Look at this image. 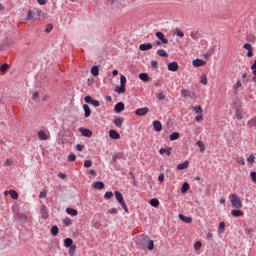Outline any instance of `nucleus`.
<instances>
[{"instance_id": "nucleus-16", "label": "nucleus", "mask_w": 256, "mask_h": 256, "mask_svg": "<svg viewBox=\"0 0 256 256\" xmlns=\"http://www.w3.org/2000/svg\"><path fill=\"white\" fill-rule=\"evenodd\" d=\"M205 63L206 62L204 60L197 58V59L193 60L192 65L194 67H203V65H205Z\"/></svg>"}, {"instance_id": "nucleus-57", "label": "nucleus", "mask_w": 256, "mask_h": 256, "mask_svg": "<svg viewBox=\"0 0 256 256\" xmlns=\"http://www.w3.org/2000/svg\"><path fill=\"white\" fill-rule=\"evenodd\" d=\"M158 99H159V101H165V94L163 92H160L158 94Z\"/></svg>"}, {"instance_id": "nucleus-24", "label": "nucleus", "mask_w": 256, "mask_h": 256, "mask_svg": "<svg viewBox=\"0 0 256 256\" xmlns=\"http://www.w3.org/2000/svg\"><path fill=\"white\" fill-rule=\"evenodd\" d=\"M138 77H139V79L141 80V81H145V82H147V81H150V77H149V74H147V73H140L139 75H138Z\"/></svg>"}, {"instance_id": "nucleus-29", "label": "nucleus", "mask_w": 256, "mask_h": 256, "mask_svg": "<svg viewBox=\"0 0 256 256\" xmlns=\"http://www.w3.org/2000/svg\"><path fill=\"white\" fill-rule=\"evenodd\" d=\"M189 189H191V186L189 185V183L184 182L181 187V193H187V191H189Z\"/></svg>"}, {"instance_id": "nucleus-60", "label": "nucleus", "mask_w": 256, "mask_h": 256, "mask_svg": "<svg viewBox=\"0 0 256 256\" xmlns=\"http://www.w3.org/2000/svg\"><path fill=\"white\" fill-rule=\"evenodd\" d=\"M76 149H77V151H83V149H85V145L77 144Z\"/></svg>"}, {"instance_id": "nucleus-21", "label": "nucleus", "mask_w": 256, "mask_h": 256, "mask_svg": "<svg viewBox=\"0 0 256 256\" xmlns=\"http://www.w3.org/2000/svg\"><path fill=\"white\" fill-rule=\"evenodd\" d=\"M83 109H84V117H91V108H89V105L84 104L83 105Z\"/></svg>"}, {"instance_id": "nucleus-48", "label": "nucleus", "mask_w": 256, "mask_h": 256, "mask_svg": "<svg viewBox=\"0 0 256 256\" xmlns=\"http://www.w3.org/2000/svg\"><path fill=\"white\" fill-rule=\"evenodd\" d=\"M63 223H64V225L69 226L73 223V220H71V218L67 217L63 220Z\"/></svg>"}, {"instance_id": "nucleus-6", "label": "nucleus", "mask_w": 256, "mask_h": 256, "mask_svg": "<svg viewBox=\"0 0 256 256\" xmlns=\"http://www.w3.org/2000/svg\"><path fill=\"white\" fill-rule=\"evenodd\" d=\"M80 133L83 135V137H92L93 132L87 128H79Z\"/></svg>"}, {"instance_id": "nucleus-54", "label": "nucleus", "mask_w": 256, "mask_h": 256, "mask_svg": "<svg viewBox=\"0 0 256 256\" xmlns=\"http://www.w3.org/2000/svg\"><path fill=\"white\" fill-rule=\"evenodd\" d=\"M84 101H85V103H89V104L91 105V103H92V101H93V98H92L91 96H86V97L84 98Z\"/></svg>"}, {"instance_id": "nucleus-26", "label": "nucleus", "mask_w": 256, "mask_h": 256, "mask_svg": "<svg viewBox=\"0 0 256 256\" xmlns=\"http://www.w3.org/2000/svg\"><path fill=\"white\" fill-rule=\"evenodd\" d=\"M191 39H193L194 41H199L201 34L197 31H193L190 34Z\"/></svg>"}, {"instance_id": "nucleus-20", "label": "nucleus", "mask_w": 256, "mask_h": 256, "mask_svg": "<svg viewBox=\"0 0 256 256\" xmlns=\"http://www.w3.org/2000/svg\"><path fill=\"white\" fill-rule=\"evenodd\" d=\"M125 120L123 119V118H115L114 119V125H115V127H118L119 129H121V127L123 126V122H124Z\"/></svg>"}, {"instance_id": "nucleus-43", "label": "nucleus", "mask_w": 256, "mask_h": 256, "mask_svg": "<svg viewBox=\"0 0 256 256\" xmlns=\"http://www.w3.org/2000/svg\"><path fill=\"white\" fill-rule=\"evenodd\" d=\"M120 85H122L123 87H125V85H127V78L125 76H120Z\"/></svg>"}, {"instance_id": "nucleus-47", "label": "nucleus", "mask_w": 256, "mask_h": 256, "mask_svg": "<svg viewBox=\"0 0 256 256\" xmlns=\"http://www.w3.org/2000/svg\"><path fill=\"white\" fill-rule=\"evenodd\" d=\"M181 93H182L183 97H190L191 96V92L187 89H183L181 91Z\"/></svg>"}, {"instance_id": "nucleus-11", "label": "nucleus", "mask_w": 256, "mask_h": 256, "mask_svg": "<svg viewBox=\"0 0 256 256\" xmlns=\"http://www.w3.org/2000/svg\"><path fill=\"white\" fill-rule=\"evenodd\" d=\"M156 37L162 41V43H164V45H167V43H169V40H167V38H165V34H163L162 32H156Z\"/></svg>"}, {"instance_id": "nucleus-28", "label": "nucleus", "mask_w": 256, "mask_h": 256, "mask_svg": "<svg viewBox=\"0 0 256 256\" xmlns=\"http://www.w3.org/2000/svg\"><path fill=\"white\" fill-rule=\"evenodd\" d=\"M115 92L118 93V95H122V93H125V86H122L121 84L116 86Z\"/></svg>"}, {"instance_id": "nucleus-8", "label": "nucleus", "mask_w": 256, "mask_h": 256, "mask_svg": "<svg viewBox=\"0 0 256 256\" xmlns=\"http://www.w3.org/2000/svg\"><path fill=\"white\" fill-rule=\"evenodd\" d=\"M243 49H246V51H248L247 57H253V47L251 46V44L249 43L244 44Z\"/></svg>"}, {"instance_id": "nucleus-63", "label": "nucleus", "mask_w": 256, "mask_h": 256, "mask_svg": "<svg viewBox=\"0 0 256 256\" xmlns=\"http://www.w3.org/2000/svg\"><path fill=\"white\" fill-rule=\"evenodd\" d=\"M26 17H27L28 20L33 19V11L29 10Z\"/></svg>"}, {"instance_id": "nucleus-7", "label": "nucleus", "mask_w": 256, "mask_h": 256, "mask_svg": "<svg viewBox=\"0 0 256 256\" xmlns=\"http://www.w3.org/2000/svg\"><path fill=\"white\" fill-rule=\"evenodd\" d=\"M114 111L116 113H121L122 111H125V104L123 102H118L114 107Z\"/></svg>"}, {"instance_id": "nucleus-59", "label": "nucleus", "mask_w": 256, "mask_h": 256, "mask_svg": "<svg viewBox=\"0 0 256 256\" xmlns=\"http://www.w3.org/2000/svg\"><path fill=\"white\" fill-rule=\"evenodd\" d=\"M250 176H251V179H252L253 183L256 184V172H251Z\"/></svg>"}, {"instance_id": "nucleus-55", "label": "nucleus", "mask_w": 256, "mask_h": 256, "mask_svg": "<svg viewBox=\"0 0 256 256\" xmlns=\"http://www.w3.org/2000/svg\"><path fill=\"white\" fill-rule=\"evenodd\" d=\"M76 159H77V156H76L75 154H70V155L68 156V161L73 162V161H75Z\"/></svg>"}, {"instance_id": "nucleus-15", "label": "nucleus", "mask_w": 256, "mask_h": 256, "mask_svg": "<svg viewBox=\"0 0 256 256\" xmlns=\"http://www.w3.org/2000/svg\"><path fill=\"white\" fill-rule=\"evenodd\" d=\"M4 195H10L12 199H19V194L15 190L5 191Z\"/></svg>"}, {"instance_id": "nucleus-31", "label": "nucleus", "mask_w": 256, "mask_h": 256, "mask_svg": "<svg viewBox=\"0 0 256 256\" xmlns=\"http://www.w3.org/2000/svg\"><path fill=\"white\" fill-rule=\"evenodd\" d=\"M94 189H105V184L103 182H94L93 184Z\"/></svg>"}, {"instance_id": "nucleus-44", "label": "nucleus", "mask_w": 256, "mask_h": 256, "mask_svg": "<svg viewBox=\"0 0 256 256\" xmlns=\"http://www.w3.org/2000/svg\"><path fill=\"white\" fill-rule=\"evenodd\" d=\"M113 197V192L111 191H107L105 194H104V199L106 200H109Z\"/></svg>"}, {"instance_id": "nucleus-33", "label": "nucleus", "mask_w": 256, "mask_h": 256, "mask_svg": "<svg viewBox=\"0 0 256 256\" xmlns=\"http://www.w3.org/2000/svg\"><path fill=\"white\" fill-rule=\"evenodd\" d=\"M51 234L53 235V237H57V235H59V227H57V226H52V228H51Z\"/></svg>"}, {"instance_id": "nucleus-3", "label": "nucleus", "mask_w": 256, "mask_h": 256, "mask_svg": "<svg viewBox=\"0 0 256 256\" xmlns=\"http://www.w3.org/2000/svg\"><path fill=\"white\" fill-rule=\"evenodd\" d=\"M139 249H148V251H153V249H155V242H153V240H144L139 244Z\"/></svg>"}, {"instance_id": "nucleus-39", "label": "nucleus", "mask_w": 256, "mask_h": 256, "mask_svg": "<svg viewBox=\"0 0 256 256\" xmlns=\"http://www.w3.org/2000/svg\"><path fill=\"white\" fill-rule=\"evenodd\" d=\"M225 232V222H220L218 227V233H224Z\"/></svg>"}, {"instance_id": "nucleus-35", "label": "nucleus", "mask_w": 256, "mask_h": 256, "mask_svg": "<svg viewBox=\"0 0 256 256\" xmlns=\"http://www.w3.org/2000/svg\"><path fill=\"white\" fill-rule=\"evenodd\" d=\"M73 245V239L71 238H66L64 240V247H71Z\"/></svg>"}, {"instance_id": "nucleus-9", "label": "nucleus", "mask_w": 256, "mask_h": 256, "mask_svg": "<svg viewBox=\"0 0 256 256\" xmlns=\"http://www.w3.org/2000/svg\"><path fill=\"white\" fill-rule=\"evenodd\" d=\"M171 151H173V148H161L159 150L160 155H167V157H171Z\"/></svg>"}, {"instance_id": "nucleus-25", "label": "nucleus", "mask_w": 256, "mask_h": 256, "mask_svg": "<svg viewBox=\"0 0 256 256\" xmlns=\"http://www.w3.org/2000/svg\"><path fill=\"white\" fill-rule=\"evenodd\" d=\"M187 167H189V161L178 164L177 169L178 171H183L184 169H187Z\"/></svg>"}, {"instance_id": "nucleus-37", "label": "nucleus", "mask_w": 256, "mask_h": 256, "mask_svg": "<svg viewBox=\"0 0 256 256\" xmlns=\"http://www.w3.org/2000/svg\"><path fill=\"white\" fill-rule=\"evenodd\" d=\"M150 205H151V207H159V201L157 200V198L151 199Z\"/></svg>"}, {"instance_id": "nucleus-12", "label": "nucleus", "mask_w": 256, "mask_h": 256, "mask_svg": "<svg viewBox=\"0 0 256 256\" xmlns=\"http://www.w3.org/2000/svg\"><path fill=\"white\" fill-rule=\"evenodd\" d=\"M17 219L20 221V223H27V215L23 212L17 213Z\"/></svg>"}, {"instance_id": "nucleus-18", "label": "nucleus", "mask_w": 256, "mask_h": 256, "mask_svg": "<svg viewBox=\"0 0 256 256\" xmlns=\"http://www.w3.org/2000/svg\"><path fill=\"white\" fill-rule=\"evenodd\" d=\"M66 213L72 217H77L79 215V212L75 208H67Z\"/></svg>"}, {"instance_id": "nucleus-51", "label": "nucleus", "mask_w": 256, "mask_h": 256, "mask_svg": "<svg viewBox=\"0 0 256 256\" xmlns=\"http://www.w3.org/2000/svg\"><path fill=\"white\" fill-rule=\"evenodd\" d=\"M53 31V24H48L45 28L46 33H51Z\"/></svg>"}, {"instance_id": "nucleus-64", "label": "nucleus", "mask_w": 256, "mask_h": 256, "mask_svg": "<svg viewBox=\"0 0 256 256\" xmlns=\"http://www.w3.org/2000/svg\"><path fill=\"white\" fill-rule=\"evenodd\" d=\"M241 80H237L235 86H234V89H239V87H241Z\"/></svg>"}, {"instance_id": "nucleus-40", "label": "nucleus", "mask_w": 256, "mask_h": 256, "mask_svg": "<svg viewBox=\"0 0 256 256\" xmlns=\"http://www.w3.org/2000/svg\"><path fill=\"white\" fill-rule=\"evenodd\" d=\"M122 157H123L122 153L114 154L112 156V161L115 163L117 161V159H121Z\"/></svg>"}, {"instance_id": "nucleus-58", "label": "nucleus", "mask_w": 256, "mask_h": 256, "mask_svg": "<svg viewBox=\"0 0 256 256\" xmlns=\"http://www.w3.org/2000/svg\"><path fill=\"white\" fill-rule=\"evenodd\" d=\"M237 163H240V165H245V159L243 157H238Z\"/></svg>"}, {"instance_id": "nucleus-1", "label": "nucleus", "mask_w": 256, "mask_h": 256, "mask_svg": "<svg viewBox=\"0 0 256 256\" xmlns=\"http://www.w3.org/2000/svg\"><path fill=\"white\" fill-rule=\"evenodd\" d=\"M229 198H230L232 207H235V209L243 208V202H241V199L237 197V194H231Z\"/></svg>"}, {"instance_id": "nucleus-45", "label": "nucleus", "mask_w": 256, "mask_h": 256, "mask_svg": "<svg viewBox=\"0 0 256 256\" xmlns=\"http://www.w3.org/2000/svg\"><path fill=\"white\" fill-rule=\"evenodd\" d=\"M248 163H250V165H253L255 163V156L253 154H251L248 158H247Z\"/></svg>"}, {"instance_id": "nucleus-38", "label": "nucleus", "mask_w": 256, "mask_h": 256, "mask_svg": "<svg viewBox=\"0 0 256 256\" xmlns=\"http://www.w3.org/2000/svg\"><path fill=\"white\" fill-rule=\"evenodd\" d=\"M248 127H256V117L247 122Z\"/></svg>"}, {"instance_id": "nucleus-27", "label": "nucleus", "mask_w": 256, "mask_h": 256, "mask_svg": "<svg viewBox=\"0 0 256 256\" xmlns=\"http://www.w3.org/2000/svg\"><path fill=\"white\" fill-rule=\"evenodd\" d=\"M246 41L248 42V43H255V41H256V37H255V35L254 34H247V36H246Z\"/></svg>"}, {"instance_id": "nucleus-62", "label": "nucleus", "mask_w": 256, "mask_h": 256, "mask_svg": "<svg viewBox=\"0 0 256 256\" xmlns=\"http://www.w3.org/2000/svg\"><path fill=\"white\" fill-rule=\"evenodd\" d=\"M108 213H110V215H117V210L115 208H111L108 210Z\"/></svg>"}, {"instance_id": "nucleus-30", "label": "nucleus", "mask_w": 256, "mask_h": 256, "mask_svg": "<svg viewBox=\"0 0 256 256\" xmlns=\"http://www.w3.org/2000/svg\"><path fill=\"white\" fill-rule=\"evenodd\" d=\"M90 73L93 75V77H97V75H99V67L93 66L90 70Z\"/></svg>"}, {"instance_id": "nucleus-2", "label": "nucleus", "mask_w": 256, "mask_h": 256, "mask_svg": "<svg viewBox=\"0 0 256 256\" xmlns=\"http://www.w3.org/2000/svg\"><path fill=\"white\" fill-rule=\"evenodd\" d=\"M114 195H115L116 200L118 201V203L124 209L125 213H129V208L127 207V204H125V199L123 198V194H121V192H119V191H115Z\"/></svg>"}, {"instance_id": "nucleus-10", "label": "nucleus", "mask_w": 256, "mask_h": 256, "mask_svg": "<svg viewBox=\"0 0 256 256\" xmlns=\"http://www.w3.org/2000/svg\"><path fill=\"white\" fill-rule=\"evenodd\" d=\"M153 127H154V130L157 132L163 131V124H161V122L158 120H155L153 122Z\"/></svg>"}, {"instance_id": "nucleus-36", "label": "nucleus", "mask_w": 256, "mask_h": 256, "mask_svg": "<svg viewBox=\"0 0 256 256\" xmlns=\"http://www.w3.org/2000/svg\"><path fill=\"white\" fill-rule=\"evenodd\" d=\"M192 109L197 115H201L203 113V109L201 108V106H195Z\"/></svg>"}, {"instance_id": "nucleus-14", "label": "nucleus", "mask_w": 256, "mask_h": 256, "mask_svg": "<svg viewBox=\"0 0 256 256\" xmlns=\"http://www.w3.org/2000/svg\"><path fill=\"white\" fill-rule=\"evenodd\" d=\"M109 137L110 139H121V135L117 133V130H110L109 131Z\"/></svg>"}, {"instance_id": "nucleus-41", "label": "nucleus", "mask_w": 256, "mask_h": 256, "mask_svg": "<svg viewBox=\"0 0 256 256\" xmlns=\"http://www.w3.org/2000/svg\"><path fill=\"white\" fill-rule=\"evenodd\" d=\"M197 146L199 147L201 152L205 151V143H203V141H198Z\"/></svg>"}, {"instance_id": "nucleus-61", "label": "nucleus", "mask_w": 256, "mask_h": 256, "mask_svg": "<svg viewBox=\"0 0 256 256\" xmlns=\"http://www.w3.org/2000/svg\"><path fill=\"white\" fill-rule=\"evenodd\" d=\"M32 99L33 101H37V99H39V92H34L32 95Z\"/></svg>"}, {"instance_id": "nucleus-22", "label": "nucleus", "mask_w": 256, "mask_h": 256, "mask_svg": "<svg viewBox=\"0 0 256 256\" xmlns=\"http://www.w3.org/2000/svg\"><path fill=\"white\" fill-rule=\"evenodd\" d=\"M179 219L181 221H183L184 223H192V221H193V218L187 217V216H185L183 214H179Z\"/></svg>"}, {"instance_id": "nucleus-34", "label": "nucleus", "mask_w": 256, "mask_h": 256, "mask_svg": "<svg viewBox=\"0 0 256 256\" xmlns=\"http://www.w3.org/2000/svg\"><path fill=\"white\" fill-rule=\"evenodd\" d=\"M157 55H159V57H169V54L164 49L158 50Z\"/></svg>"}, {"instance_id": "nucleus-17", "label": "nucleus", "mask_w": 256, "mask_h": 256, "mask_svg": "<svg viewBox=\"0 0 256 256\" xmlns=\"http://www.w3.org/2000/svg\"><path fill=\"white\" fill-rule=\"evenodd\" d=\"M40 213L44 219H47V217H49V211L47 210V206H41Z\"/></svg>"}, {"instance_id": "nucleus-53", "label": "nucleus", "mask_w": 256, "mask_h": 256, "mask_svg": "<svg viewBox=\"0 0 256 256\" xmlns=\"http://www.w3.org/2000/svg\"><path fill=\"white\" fill-rule=\"evenodd\" d=\"M91 165H93V161H91V160H86V161L84 162V167L89 168V167H91Z\"/></svg>"}, {"instance_id": "nucleus-19", "label": "nucleus", "mask_w": 256, "mask_h": 256, "mask_svg": "<svg viewBox=\"0 0 256 256\" xmlns=\"http://www.w3.org/2000/svg\"><path fill=\"white\" fill-rule=\"evenodd\" d=\"M177 69H179V64H177V62H171L168 64V71H177Z\"/></svg>"}, {"instance_id": "nucleus-50", "label": "nucleus", "mask_w": 256, "mask_h": 256, "mask_svg": "<svg viewBox=\"0 0 256 256\" xmlns=\"http://www.w3.org/2000/svg\"><path fill=\"white\" fill-rule=\"evenodd\" d=\"M7 69H9V64H3L0 66V71H2L3 73H5Z\"/></svg>"}, {"instance_id": "nucleus-56", "label": "nucleus", "mask_w": 256, "mask_h": 256, "mask_svg": "<svg viewBox=\"0 0 256 256\" xmlns=\"http://www.w3.org/2000/svg\"><path fill=\"white\" fill-rule=\"evenodd\" d=\"M90 105H93V107H99L101 104L99 103V100H92Z\"/></svg>"}, {"instance_id": "nucleus-49", "label": "nucleus", "mask_w": 256, "mask_h": 256, "mask_svg": "<svg viewBox=\"0 0 256 256\" xmlns=\"http://www.w3.org/2000/svg\"><path fill=\"white\" fill-rule=\"evenodd\" d=\"M200 83H202V85H207V76L202 75L200 77Z\"/></svg>"}, {"instance_id": "nucleus-13", "label": "nucleus", "mask_w": 256, "mask_h": 256, "mask_svg": "<svg viewBox=\"0 0 256 256\" xmlns=\"http://www.w3.org/2000/svg\"><path fill=\"white\" fill-rule=\"evenodd\" d=\"M139 49L140 51H149L150 49H153V44L151 43L140 44Z\"/></svg>"}, {"instance_id": "nucleus-42", "label": "nucleus", "mask_w": 256, "mask_h": 256, "mask_svg": "<svg viewBox=\"0 0 256 256\" xmlns=\"http://www.w3.org/2000/svg\"><path fill=\"white\" fill-rule=\"evenodd\" d=\"M201 247H203V243H201V241H197V242L194 244V249H195V251H199V249H201Z\"/></svg>"}, {"instance_id": "nucleus-4", "label": "nucleus", "mask_w": 256, "mask_h": 256, "mask_svg": "<svg viewBox=\"0 0 256 256\" xmlns=\"http://www.w3.org/2000/svg\"><path fill=\"white\" fill-rule=\"evenodd\" d=\"M50 136L51 134L47 130L38 131V138L40 139V141H47V139H49Z\"/></svg>"}, {"instance_id": "nucleus-23", "label": "nucleus", "mask_w": 256, "mask_h": 256, "mask_svg": "<svg viewBox=\"0 0 256 256\" xmlns=\"http://www.w3.org/2000/svg\"><path fill=\"white\" fill-rule=\"evenodd\" d=\"M231 215L233 217H243V211L239 210V208L231 211Z\"/></svg>"}, {"instance_id": "nucleus-52", "label": "nucleus", "mask_w": 256, "mask_h": 256, "mask_svg": "<svg viewBox=\"0 0 256 256\" xmlns=\"http://www.w3.org/2000/svg\"><path fill=\"white\" fill-rule=\"evenodd\" d=\"M176 35L177 37H180V38L185 37V34L180 29H176Z\"/></svg>"}, {"instance_id": "nucleus-5", "label": "nucleus", "mask_w": 256, "mask_h": 256, "mask_svg": "<svg viewBox=\"0 0 256 256\" xmlns=\"http://www.w3.org/2000/svg\"><path fill=\"white\" fill-rule=\"evenodd\" d=\"M147 113H149V109H148L147 107L138 108V109L135 111V114H136L138 117H145V115H147Z\"/></svg>"}, {"instance_id": "nucleus-46", "label": "nucleus", "mask_w": 256, "mask_h": 256, "mask_svg": "<svg viewBox=\"0 0 256 256\" xmlns=\"http://www.w3.org/2000/svg\"><path fill=\"white\" fill-rule=\"evenodd\" d=\"M235 115L237 117V119H239L241 121V119H243V114L241 113V110L237 109L235 111Z\"/></svg>"}, {"instance_id": "nucleus-32", "label": "nucleus", "mask_w": 256, "mask_h": 256, "mask_svg": "<svg viewBox=\"0 0 256 256\" xmlns=\"http://www.w3.org/2000/svg\"><path fill=\"white\" fill-rule=\"evenodd\" d=\"M179 137H180L179 132H173V133L170 135L169 139H170V141H177V139H179Z\"/></svg>"}]
</instances>
